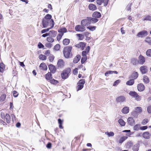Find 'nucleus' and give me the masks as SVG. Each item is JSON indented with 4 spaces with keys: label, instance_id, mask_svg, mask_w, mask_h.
Returning a JSON list of instances; mask_svg holds the SVG:
<instances>
[{
    "label": "nucleus",
    "instance_id": "052dcab7",
    "mask_svg": "<svg viewBox=\"0 0 151 151\" xmlns=\"http://www.w3.org/2000/svg\"><path fill=\"white\" fill-rule=\"evenodd\" d=\"M63 34H61V33H60L59 34L57 37V40L58 41H59L61 39L62 36H63Z\"/></svg>",
    "mask_w": 151,
    "mask_h": 151
},
{
    "label": "nucleus",
    "instance_id": "a211bd4d",
    "mask_svg": "<svg viewBox=\"0 0 151 151\" xmlns=\"http://www.w3.org/2000/svg\"><path fill=\"white\" fill-rule=\"evenodd\" d=\"M88 7L90 10L94 11L97 9V7L95 5L91 4L88 5Z\"/></svg>",
    "mask_w": 151,
    "mask_h": 151
},
{
    "label": "nucleus",
    "instance_id": "a878e982",
    "mask_svg": "<svg viewBox=\"0 0 151 151\" xmlns=\"http://www.w3.org/2000/svg\"><path fill=\"white\" fill-rule=\"evenodd\" d=\"M46 79L50 81L51 79H52V75L50 73L48 72L45 75Z\"/></svg>",
    "mask_w": 151,
    "mask_h": 151
},
{
    "label": "nucleus",
    "instance_id": "72a5a7b5",
    "mask_svg": "<svg viewBox=\"0 0 151 151\" xmlns=\"http://www.w3.org/2000/svg\"><path fill=\"white\" fill-rule=\"evenodd\" d=\"M134 83V79H130L126 82V84L128 85L131 86Z\"/></svg>",
    "mask_w": 151,
    "mask_h": 151
},
{
    "label": "nucleus",
    "instance_id": "13d9d810",
    "mask_svg": "<svg viewBox=\"0 0 151 151\" xmlns=\"http://www.w3.org/2000/svg\"><path fill=\"white\" fill-rule=\"evenodd\" d=\"M135 99L137 101H139L141 99V97L139 96L138 94L135 96Z\"/></svg>",
    "mask_w": 151,
    "mask_h": 151
},
{
    "label": "nucleus",
    "instance_id": "c9c22d12",
    "mask_svg": "<svg viewBox=\"0 0 151 151\" xmlns=\"http://www.w3.org/2000/svg\"><path fill=\"white\" fill-rule=\"evenodd\" d=\"M129 95L132 97L134 98L135 96L137 95V93L135 91H130L129 93Z\"/></svg>",
    "mask_w": 151,
    "mask_h": 151
},
{
    "label": "nucleus",
    "instance_id": "de8ad7c7",
    "mask_svg": "<svg viewBox=\"0 0 151 151\" xmlns=\"http://www.w3.org/2000/svg\"><path fill=\"white\" fill-rule=\"evenodd\" d=\"M145 42L148 43L150 45H151V39L149 37H147L145 40Z\"/></svg>",
    "mask_w": 151,
    "mask_h": 151
},
{
    "label": "nucleus",
    "instance_id": "9d476101",
    "mask_svg": "<svg viewBox=\"0 0 151 151\" xmlns=\"http://www.w3.org/2000/svg\"><path fill=\"white\" fill-rule=\"evenodd\" d=\"M140 70L142 74H145L147 72V67L145 66H141L140 68Z\"/></svg>",
    "mask_w": 151,
    "mask_h": 151
},
{
    "label": "nucleus",
    "instance_id": "7ed1b4c3",
    "mask_svg": "<svg viewBox=\"0 0 151 151\" xmlns=\"http://www.w3.org/2000/svg\"><path fill=\"white\" fill-rule=\"evenodd\" d=\"M81 24L83 25L84 27L88 26L91 24L89 20V17H87L86 19L82 20L81 22Z\"/></svg>",
    "mask_w": 151,
    "mask_h": 151
},
{
    "label": "nucleus",
    "instance_id": "393cba45",
    "mask_svg": "<svg viewBox=\"0 0 151 151\" xmlns=\"http://www.w3.org/2000/svg\"><path fill=\"white\" fill-rule=\"evenodd\" d=\"M89 18L91 23H95L97 22L98 21V19L95 18H93L89 17Z\"/></svg>",
    "mask_w": 151,
    "mask_h": 151
},
{
    "label": "nucleus",
    "instance_id": "412c9836",
    "mask_svg": "<svg viewBox=\"0 0 151 151\" xmlns=\"http://www.w3.org/2000/svg\"><path fill=\"white\" fill-rule=\"evenodd\" d=\"M129 107L127 106H125L122 110L121 111L124 114H127L129 113Z\"/></svg>",
    "mask_w": 151,
    "mask_h": 151
},
{
    "label": "nucleus",
    "instance_id": "69168bd1",
    "mask_svg": "<svg viewBox=\"0 0 151 151\" xmlns=\"http://www.w3.org/2000/svg\"><path fill=\"white\" fill-rule=\"evenodd\" d=\"M132 145L133 144L132 142L129 141L127 143V146L129 148L132 146Z\"/></svg>",
    "mask_w": 151,
    "mask_h": 151
},
{
    "label": "nucleus",
    "instance_id": "f03ea898",
    "mask_svg": "<svg viewBox=\"0 0 151 151\" xmlns=\"http://www.w3.org/2000/svg\"><path fill=\"white\" fill-rule=\"evenodd\" d=\"M70 72V68H67L64 70L61 74L62 78L63 79L68 78Z\"/></svg>",
    "mask_w": 151,
    "mask_h": 151
},
{
    "label": "nucleus",
    "instance_id": "a19ab883",
    "mask_svg": "<svg viewBox=\"0 0 151 151\" xmlns=\"http://www.w3.org/2000/svg\"><path fill=\"white\" fill-rule=\"evenodd\" d=\"M131 114L135 118H137L138 116V114L135 111H132L131 113Z\"/></svg>",
    "mask_w": 151,
    "mask_h": 151
},
{
    "label": "nucleus",
    "instance_id": "b1692460",
    "mask_svg": "<svg viewBox=\"0 0 151 151\" xmlns=\"http://www.w3.org/2000/svg\"><path fill=\"white\" fill-rule=\"evenodd\" d=\"M40 69L46 70L47 69V67L44 63H42L40 65Z\"/></svg>",
    "mask_w": 151,
    "mask_h": 151
},
{
    "label": "nucleus",
    "instance_id": "09e8293b",
    "mask_svg": "<svg viewBox=\"0 0 151 151\" xmlns=\"http://www.w3.org/2000/svg\"><path fill=\"white\" fill-rule=\"evenodd\" d=\"M78 85L76 87L77 91H78L81 90L83 87L84 86L80 84H78Z\"/></svg>",
    "mask_w": 151,
    "mask_h": 151
},
{
    "label": "nucleus",
    "instance_id": "774afa93",
    "mask_svg": "<svg viewBox=\"0 0 151 151\" xmlns=\"http://www.w3.org/2000/svg\"><path fill=\"white\" fill-rule=\"evenodd\" d=\"M54 59V57L53 55H50L49 57V59L50 62H52Z\"/></svg>",
    "mask_w": 151,
    "mask_h": 151
},
{
    "label": "nucleus",
    "instance_id": "6e6552de",
    "mask_svg": "<svg viewBox=\"0 0 151 151\" xmlns=\"http://www.w3.org/2000/svg\"><path fill=\"white\" fill-rule=\"evenodd\" d=\"M86 44L83 42H80L78 44H76L75 46L78 48H81L82 50H83L86 46Z\"/></svg>",
    "mask_w": 151,
    "mask_h": 151
},
{
    "label": "nucleus",
    "instance_id": "ea45409f",
    "mask_svg": "<svg viewBox=\"0 0 151 151\" xmlns=\"http://www.w3.org/2000/svg\"><path fill=\"white\" fill-rule=\"evenodd\" d=\"M105 134L108 135L109 137H112L114 136V133L112 132H105Z\"/></svg>",
    "mask_w": 151,
    "mask_h": 151
},
{
    "label": "nucleus",
    "instance_id": "c85d7f7f",
    "mask_svg": "<svg viewBox=\"0 0 151 151\" xmlns=\"http://www.w3.org/2000/svg\"><path fill=\"white\" fill-rule=\"evenodd\" d=\"M139 145L137 144L134 145L132 149L133 151H138L139 149Z\"/></svg>",
    "mask_w": 151,
    "mask_h": 151
},
{
    "label": "nucleus",
    "instance_id": "603ef678",
    "mask_svg": "<svg viewBox=\"0 0 151 151\" xmlns=\"http://www.w3.org/2000/svg\"><path fill=\"white\" fill-rule=\"evenodd\" d=\"M4 65L3 63H0V71L2 72V70H4Z\"/></svg>",
    "mask_w": 151,
    "mask_h": 151
},
{
    "label": "nucleus",
    "instance_id": "8fccbe9b",
    "mask_svg": "<svg viewBox=\"0 0 151 151\" xmlns=\"http://www.w3.org/2000/svg\"><path fill=\"white\" fill-rule=\"evenodd\" d=\"M85 82L84 79L80 80L77 83V84H80L83 85L85 84Z\"/></svg>",
    "mask_w": 151,
    "mask_h": 151
},
{
    "label": "nucleus",
    "instance_id": "3c124183",
    "mask_svg": "<svg viewBox=\"0 0 151 151\" xmlns=\"http://www.w3.org/2000/svg\"><path fill=\"white\" fill-rule=\"evenodd\" d=\"M60 48V45L59 44H57L55 45L54 47V49L55 50H58Z\"/></svg>",
    "mask_w": 151,
    "mask_h": 151
},
{
    "label": "nucleus",
    "instance_id": "f704fd0d",
    "mask_svg": "<svg viewBox=\"0 0 151 151\" xmlns=\"http://www.w3.org/2000/svg\"><path fill=\"white\" fill-rule=\"evenodd\" d=\"M143 82L146 83H148L149 82V79L147 76H144L143 78Z\"/></svg>",
    "mask_w": 151,
    "mask_h": 151
},
{
    "label": "nucleus",
    "instance_id": "39448f33",
    "mask_svg": "<svg viewBox=\"0 0 151 151\" xmlns=\"http://www.w3.org/2000/svg\"><path fill=\"white\" fill-rule=\"evenodd\" d=\"M147 35V32L146 30H143L138 32L137 36L138 37H144Z\"/></svg>",
    "mask_w": 151,
    "mask_h": 151
},
{
    "label": "nucleus",
    "instance_id": "4d7b16f0",
    "mask_svg": "<svg viewBox=\"0 0 151 151\" xmlns=\"http://www.w3.org/2000/svg\"><path fill=\"white\" fill-rule=\"evenodd\" d=\"M50 81V82L52 84H55L58 82V81L54 79H52Z\"/></svg>",
    "mask_w": 151,
    "mask_h": 151
},
{
    "label": "nucleus",
    "instance_id": "4c0bfd02",
    "mask_svg": "<svg viewBox=\"0 0 151 151\" xmlns=\"http://www.w3.org/2000/svg\"><path fill=\"white\" fill-rule=\"evenodd\" d=\"M135 111H137V113H141L142 111V109L141 107H137L135 108Z\"/></svg>",
    "mask_w": 151,
    "mask_h": 151
},
{
    "label": "nucleus",
    "instance_id": "4468645a",
    "mask_svg": "<svg viewBox=\"0 0 151 151\" xmlns=\"http://www.w3.org/2000/svg\"><path fill=\"white\" fill-rule=\"evenodd\" d=\"M48 68L49 69L52 73H55L56 69L54 65L52 64H50L49 65Z\"/></svg>",
    "mask_w": 151,
    "mask_h": 151
},
{
    "label": "nucleus",
    "instance_id": "20e7f679",
    "mask_svg": "<svg viewBox=\"0 0 151 151\" xmlns=\"http://www.w3.org/2000/svg\"><path fill=\"white\" fill-rule=\"evenodd\" d=\"M75 29L76 31L83 32L86 30V28L83 25H78L75 27Z\"/></svg>",
    "mask_w": 151,
    "mask_h": 151
},
{
    "label": "nucleus",
    "instance_id": "ddd939ff",
    "mask_svg": "<svg viewBox=\"0 0 151 151\" xmlns=\"http://www.w3.org/2000/svg\"><path fill=\"white\" fill-rule=\"evenodd\" d=\"M50 21L47 19H43L42 20V24L43 28H46L47 27L49 24Z\"/></svg>",
    "mask_w": 151,
    "mask_h": 151
},
{
    "label": "nucleus",
    "instance_id": "37998d69",
    "mask_svg": "<svg viewBox=\"0 0 151 151\" xmlns=\"http://www.w3.org/2000/svg\"><path fill=\"white\" fill-rule=\"evenodd\" d=\"M39 58V59L43 60H46L47 58L46 57L45 55L42 54L40 55Z\"/></svg>",
    "mask_w": 151,
    "mask_h": 151
},
{
    "label": "nucleus",
    "instance_id": "79ce46f5",
    "mask_svg": "<svg viewBox=\"0 0 151 151\" xmlns=\"http://www.w3.org/2000/svg\"><path fill=\"white\" fill-rule=\"evenodd\" d=\"M47 40L49 42L52 43L54 41V40L52 38V37H48L47 38Z\"/></svg>",
    "mask_w": 151,
    "mask_h": 151
},
{
    "label": "nucleus",
    "instance_id": "2eb2a0df",
    "mask_svg": "<svg viewBox=\"0 0 151 151\" xmlns=\"http://www.w3.org/2000/svg\"><path fill=\"white\" fill-rule=\"evenodd\" d=\"M137 89L138 90L141 92L144 90L145 89V86L142 83H139L137 85Z\"/></svg>",
    "mask_w": 151,
    "mask_h": 151
},
{
    "label": "nucleus",
    "instance_id": "423d86ee",
    "mask_svg": "<svg viewBox=\"0 0 151 151\" xmlns=\"http://www.w3.org/2000/svg\"><path fill=\"white\" fill-rule=\"evenodd\" d=\"M109 0H96V2L97 4L99 5H101L102 4H104V6H106L108 3Z\"/></svg>",
    "mask_w": 151,
    "mask_h": 151
},
{
    "label": "nucleus",
    "instance_id": "6ab92c4d",
    "mask_svg": "<svg viewBox=\"0 0 151 151\" xmlns=\"http://www.w3.org/2000/svg\"><path fill=\"white\" fill-rule=\"evenodd\" d=\"M114 73L117 74L118 72L116 71L109 70L106 71L105 73V76L108 77L109 76V74H112Z\"/></svg>",
    "mask_w": 151,
    "mask_h": 151
},
{
    "label": "nucleus",
    "instance_id": "f257e3e1",
    "mask_svg": "<svg viewBox=\"0 0 151 151\" xmlns=\"http://www.w3.org/2000/svg\"><path fill=\"white\" fill-rule=\"evenodd\" d=\"M72 47L71 46H67L64 47L63 50V54L64 57L66 58L71 57L72 56L71 50Z\"/></svg>",
    "mask_w": 151,
    "mask_h": 151
},
{
    "label": "nucleus",
    "instance_id": "cd10ccee",
    "mask_svg": "<svg viewBox=\"0 0 151 151\" xmlns=\"http://www.w3.org/2000/svg\"><path fill=\"white\" fill-rule=\"evenodd\" d=\"M58 31L60 33H62L63 34L64 33L66 32H67V30L64 27L60 28V29H58Z\"/></svg>",
    "mask_w": 151,
    "mask_h": 151
},
{
    "label": "nucleus",
    "instance_id": "338daca9",
    "mask_svg": "<svg viewBox=\"0 0 151 151\" xmlns=\"http://www.w3.org/2000/svg\"><path fill=\"white\" fill-rule=\"evenodd\" d=\"M37 46L39 48H42L44 47L43 44L40 42L38 43Z\"/></svg>",
    "mask_w": 151,
    "mask_h": 151
},
{
    "label": "nucleus",
    "instance_id": "2f4dec72",
    "mask_svg": "<svg viewBox=\"0 0 151 151\" xmlns=\"http://www.w3.org/2000/svg\"><path fill=\"white\" fill-rule=\"evenodd\" d=\"M127 136H123L119 140V143H122L127 138Z\"/></svg>",
    "mask_w": 151,
    "mask_h": 151
},
{
    "label": "nucleus",
    "instance_id": "e2e57ef3",
    "mask_svg": "<svg viewBox=\"0 0 151 151\" xmlns=\"http://www.w3.org/2000/svg\"><path fill=\"white\" fill-rule=\"evenodd\" d=\"M132 4L131 3L129 4L127 6L126 9L127 11L130 10L131 9V7Z\"/></svg>",
    "mask_w": 151,
    "mask_h": 151
},
{
    "label": "nucleus",
    "instance_id": "0eeeda50",
    "mask_svg": "<svg viewBox=\"0 0 151 151\" xmlns=\"http://www.w3.org/2000/svg\"><path fill=\"white\" fill-rule=\"evenodd\" d=\"M145 58L142 55H140L138 57V60L139 64L141 65L143 64L145 61Z\"/></svg>",
    "mask_w": 151,
    "mask_h": 151
},
{
    "label": "nucleus",
    "instance_id": "9b49d317",
    "mask_svg": "<svg viewBox=\"0 0 151 151\" xmlns=\"http://www.w3.org/2000/svg\"><path fill=\"white\" fill-rule=\"evenodd\" d=\"M51 20L52 23V26H51V27H49L47 29H43L41 31V32L42 34L45 33L46 32H48L50 29H51L52 27H54V25L55 23H54V21H53V19H51Z\"/></svg>",
    "mask_w": 151,
    "mask_h": 151
},
{
    "label": "nucleus",
    "instance_id": "a18cd8bd",
    "mask_svg": "<svg viewBox=\"0 0 151 151\" xmlns=\"http://www.w3.org/2000/svg\"><path fill=\"white\" fill-rule=\"evenodd\" d=\"M131 62L134 65H136L138 63L137 60L135 58H133Z\"/></svg>",
    "mask_w": 151,
    "mask_h": 151
},
{
    "label": "nucleus",
    "instance_id": "58836bf2",
    "mask_svg": "<svg viewBox=\"0 0 151 151\" xmlns=\"http://www.w3.org/2000/svg\"><path fill=\"white\" fill-rule=\"evenodd\" d=\"M6 98V95L5 94H3L0 97V101L3 102L4 101Z\"/></svg>",
    "mask_w": 151,
    "mask_h": 151
},
{
    "label": "nucleus",
    "instance_id": "c756f323",
    "mask_svg": "<svg viewBox=\"0 0 151 151\" xmlns=\"http://www.w3.org/2000/svg\"><path fill=\"white\" fill-rule=\"evenodd\" d=\"M5 117V118L6 122L8 123H9L11 121L10 117L9 115L6 114Z\"/></svg>",
    "mask_w": 151,
    "mask_h": 151
},
{
    "label": "nucleus",
    "instance_id": "680f3d73",
    "mask_svg": "<svg viewBox=\"0 0 151 151\" xmlns=\"http://www.w3.org/2000/svg\"><path fill=\"white\" fill-rule=\"evenodd\" d=\"M148 122V120L147 119H144L142 122L141 123L143 125L146 124Z\"/></svg>",
    "mask_w": 151,
    "mask_h": 151
},
{
    "label": "nucleus",
    "instance_id": "1a4fd4ad",
    "mask_svg": "<svg viewBox=\"0 0 151 151\" xmlns=\"http://www.w3.org/2000/svg\"><path fill=\"white\" fill-rule=\"evenodd\" d=\"M127 123L129 125L133 126L135 124V121L132 117H129L127 119Z\"/></svg>",
    "mask_w": 151,
    "mask_h": 151
},
{
    "label": "nucleus",
    "instance_id": "f8f14e48",
    "mask_svg": "<svg viewBox=\"0 0 151 151\" xmlns=\"http://www.w3.org/2000/svg\"><path fill=\"white\" fill-rule=\"evenodd\" d=\"M125 98L124 96H120L116 99V101L118 103H121L125 101Z\"/></svg>",
    "mask_w": 151,
    "mask_h": 151
},
{
    "label": "nucleus",
    "instance_id": "473e14b6",
    "mask_svg": "<svg viewBox=\"0 0 151 151\" xmlns=\"http://www.w3.org/2000/svg\"><path fill=\"white\" fill-rule=\"evenodd\" d=\"M118 122L122 126H124L125 124V122L122 119H119L118 120Z\"/></svg>",
    "mask_w": 151,
    "mask_h": 151
},
{
    "label": "nucleus",
    "instance_id": "5701e85b",
    "mask_svg": "<svg viewBox=\"0 0 151 151\" xmlns=\"http://www.w3.org/2000/svg\"><path fill=\"white\" fill-rule=\"evenodd\" d=\"M81 56L80 55H77L74 59L73 62L74 63H76L80 60Z\"/></svg>",
    "mask_w": 151,
    "mask_h": 151
},
{
    "label": "nucleus",
    "instance_id": "4be33fe9",
    "mask_svg": "<svg viewBox=\"0 0 151 151\" xmlns=\"http://www.w3.org/2000/svg\"><path fill=\"white\" fill-rule=\"evenodd\" d=\"M64 62L62 59H59L57 63L58 66L60 68L62 67L64 65Z\"/></svg>",
    "mask_w": 151,
    "mask_h": 151
},
{
    "label": "nucleus",
    "instance_id": "49530a36",
    "mask_svg": "<svg viewBox=\"0 0 151 151\" xmlns=\"http://www.w3.org/2000/svg\"><path fill=\"white\" fill-rule=\"evenodd\" d=\"M96 27L94 26H90L87 27V29H89L91 31H93L96 29Z\"/></svg>",
    "mask_w": 151,
    "mask_h": 151
},
{
    "label": "nucleus",
    "instance_id": "5fc2aeb1",
    "mask_svg": "<svg viewBox=\"0 0 151 151\" xmlns=\"http://www.w3.org/2000/svg\"><path fill=\"white\" fill-rule=\"evenodd\" d=\"M146 54L148 57H151V49H148L147 51Z\"/></svg>",
    "mask_w": 151,
    "mask_h": 151
},
{
    "label": "nucleus",
    "instance_id": "dca6fc26",
    "mask_svg": "<svg viewBox=\"0 0 151 151\" xmlns=\"http://www.w3.org/2000/svg\"><path fill=\"white\" fill-rule=\"evenodd\" d=\"M138 76V74L137 72L134 71L132 74L130 76L129 78L132 79H137Z\"/></svg>",
    "mask_w": 151,
    "mask_h": 151
},
{
    "label": "nucleus",
    "instance_id": "bf43d9fd",
    "mask_svg": "<svg viewBox=\"0 0 151 151\" xmlns=\"http://www.w3.org/2000/svg\"><path fill=\"white\" fill-rule=\"evenodd\" d=\"M76 35L79 38V40H82L83 38V35L81 34H76Z\"/></svg>",
    "mask_w": 151,
    "mask_h": 151
},
{
    "label": "nucleus",
    "instance_id": "aec40b11",
    "mask_svg": "<svg viewBox=\"0 0 151 151\" xmlns=\"http://www.w3.org/2000/svg\"><path fill=\"white\" fill-rule=\"evenodd\" d=\"M142 136L145 139H148L150 137V135L148 132H146L143 134Z\"/></svg>",
    "mask_w": 151,
    "mask_h": 151
},
{
    "label": "nucleus",
    "instance_id": "7c9ffc66",
    "mask_svg": "<svg viewBox=\"0 0 151 151\" xmlns=\"http://www.w3.org/2000/svg\"><path fill=\"white\" fill-rule=\"evenodd\" d=\"M70 40L69 39L65 38L63 40V43L64 45H67L70 42Z\"/></svg>",
    "mask_w": 151,
    "mask_h": 151
},
{
    "label": "nucleus",
    "instance_id": "0e129e2a",
    "mask_svg": "<svg viewBox=\"0 0 151 151\" xmlns=\"http://www.w3.org/2000/svg\"><path fill=\"white\" fill-rule=\"evenodd\" d=\"M84 34L86 37H91V33L88 32H85Z\"/></svg>",
    "mask_w": 151,
    "mask_h": 151
},
{
    "label": "nucleus",
    "instance_id": "c03bdc74",
    "mask_svg": "<svg viewBox=\"0 0 151 151\" xmlns=\"http://www.w3.org/2000/svg\"><path fill=\"white\" fill-rule=\"evenodd\" d=\"M144 20H148L151 21V16L149 15H147L145 16L144 19Z\"/></svg>",
    "mask_w": 151,
    "mask_h": 151
},
{
    "label": "nucleus",
    "instance_id": "f3484780",
    "mask_svg": "<svg viewBox=\"0 0 151 151\" xmlns=\"http://www.w3.org/2000/svg\"><path fill=\"white\" fill-rule=\"evenodd\" d=\"M92 17L96 18H100L101 17V14L100 13L98 12H94L93 14Z\"/></svg>",
    "mask_w": 151,
    "mask_h": 151
},
{
    "label": "nucleus",
    "instance_id": "6e6d98bb",
    "mask_svg": "<svg viewBox=\"0 0 151 151\" xmlns=\"http://www.w3.org/2000/svg\"><path fill=\"white\" fill-rule=\"evenodd\" d=\"M87 59V57H83L81 59V62L82 64H83Z\"/></svg>",
    "mask_w": 151,
    "mask_h": 151
},
{
    "label": "nucleus",
    "instance_id": "bb28decb",
    "mask_svg": "<svg viewBox=\"0 0 151 151\" xmlns=\"http://www.w3.org/2000/svg\"><path fill=\"white\" fill-rule=\"evenodd\" d=\"M52 18V16L51 15L47 14L43 18L44 19H47V20H48L50 22H52L51 20Z\"/></svg>",
    "mask_w": 151,
    "mask_h": 151
},
{
    "label": "nucleus",
    "instance_id": "e433bc0d",
    "mask_svg": "<svg viewBox=\"0 0 151 151\" xmlns=\"http://www.w3.org/2000/svg\"><path fill=\"white\" fill-rule=\"evenodd\" d=\"M50 33H51L50 37H55L57 34L56 31L54 30L50 31Z\"/></svg>",
    "mask_w": 151,
    "mask_h": 151
},
{
    "label": "nucleus",
    "instance_id": "864d4df0",
    "mask_svg": "<svg viewBox=\"0 0 151 151\" xmlns=\"http://www.w3.org/2000/svg\"><path fill=\"white\" fill-rule=\"evenodd\" d=\"M139 126L140 124H136L134 127V130L135 131H138L139 129Z\"/></svg>",
    "mask_w": 151,
    "mask_h": 151
}]
</instances>
